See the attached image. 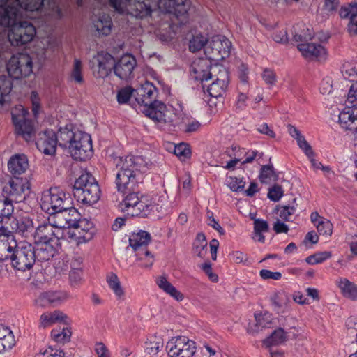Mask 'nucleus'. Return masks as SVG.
<instances>
[{"label":"nucleus","instance_id":"obj_1","mask_svg":"<svg viewBox=\"0 0 357 357\" xmlns=\"http://www.w3.org/2000/svg\"><path fill=\"white\" fill-rule=\"evenodd\" d=\"M119 169L115 183L117 190L127 194L119 203V209L127 215L146 217L153 209L151 200L146 197H138L135 188L142 182L143 174L148 169V164L141 156L128 155L119 157L116 162Z\"/></svg>","mask_w":357,"mask_h":357},{"label":"nucleus","instance_id":"obj_2","mask_svg":"<svg viewBox=\"0 0 357 357\" xmlns=\"http://www.w3.org/2000/svg\"><path fill=\"white\" fill-rule=\"evenodd\" d=\"M109 6L119 13H123L127 7L131 15L137 18H145L151 15L157 8H163L177 18L185 17L190 10V0H109Z\"/></svg>","mask_w":357,"mask_h":357},{"label":"nucleus","instance_id":"obj_3","mask_svg":"<svg viewBox=\"0 0 357 357\" xmlns=\"http://www.w3.org/2000/svg\"><path fill=\"white\" fill-rule=\"evenodd\" d=\"M18 4L0 6V24L10 27L8 38L13 45L20 46L31 42L36 34L35 26L28 21L17 22L20 16Z\"/></svg>","mask_w":357,"mask_h":357},{"label":"nucleus","instance_id":"obj_4","mask_svg":"<svg viewBox=\"0 0 357 357\" xmlns=\"http://www.w3.org/2000/svg\"><path fill=\"white\" fill-rule=\"evenodd\" d=\"M9 77L0 75V105L10 99V93L13 89L12 78L19 79L28 77L33 71L31 57L24 53L13 55L6 64Z\"/></svg>","mask_w":357,"mask_h":357},{"label":"nucleus","instance_id":"obj_5","mask_svg":"<svg viewBox=\"0 0 357 357\" xmlns=\"http://www.w3.org/2000/svg\"><path fill=\"white\" fill-rule=\"evenodd\" d=\"M135 100L144 107V112L150 119L158 123H166V105L157 100L158 89L155 86L146 81L135 90Z\"/></svg>","mask_w":357,"mask_h":357},{"label":"nucleus","instance_id":"obj_6","mask_svg":"<svg viewBox=\"0 0 357 357\" xmlns=\"http://www.w3.org/2000/svg\"><path fill=\"white\" fill-rule=\"evenodd\" d=\"M40 204L43 211L56 215L61 210L70 207L73 202L69 195L54 187L43 192Z\"/></svg>","mask_w":357,"mask_h":357},{"label":"nucleus","instance_id":"obj_7","mask_svg":"<svg viewBox=\"0 0 357 357\" xmlns=\"http://www.w3.org/2000/svg\"><path fill=\"white\" fill-rule=\"evenodd\" d=\"M34 253V247L31 244L27 242L17 244L10 255L12 266L22 272L30 270L36 261Z\"/></svg>","mask_w":357,"mask_h":357},{"label":"nucleus","instance_id":"obj_8","mask_svg":"<svg viewBox=\"0 0 357 357\" xmlns=\"http://www.w3.org/2000/svg\"><path fill=\"white\" fill-rule=\"evenodd\" d=\"M30 188L28 178H12L9 183L3 188L2 195L4 199H1L3 204L20 203L26 197V192Z\"/></svg>","mask_w":357,"mask_h":357},{"label":"nucleus","instance_id":"obj_9","mask_svg":"<svg viewBox=\"0 0 357 357\" xmlns=\"http://www.w3.org/2000/svg\"><path fill=\"white\" fill-rule=\"evenodd\" d=\"M304 31L305 29L301 33H296L294 35V40L299 43L297 46L298 50L305 59L310 60L322 59L326 53L325 49L320 44L308 43L313 38V33L308 28L306 29V32Z\"/></svg>","mask_w":357,"mask_h":357},{"label":"nucleus","instance_id":"obj_10","mask_svg":"<svg viewBox=\"0 0 357 357\" xmlns=\"http://www.w3.org/2000/svg\"><path fill=\"white\" fill-rule=\"evenodd\" d=\"M11 114L16 134L22 136L26 142L31 141L35 135V128L34 122L27 118V109L19 105L14 108Z\"/></svg>","mask_w":357,"mask_h":357},{"label":"nucleus","instance_id":"obj_11","mask_svg":"<svg viewBox=\"0 0 357 357\" xmlns=\"http://www.w3.org/2000/svg\"><path fill=\"white\" fill-rule=\"evenodd\" d=\"M68 149L72 158L75 160L86 161L90 159L93 154L91 135L77 130Z\"/></svg>","mask_w":357,"mask_h":357},{"label":"nucleus","instance_id":"obj_12","mask_svg":"<svg viewBox=\"0 0 357 357\" xmlns=\"http://www.w3.org/2000/svg\"><path fill=\"white\" fill-rule=\"evenodd\" d=\"M169 357H192L196 352V342L186 336L172 337L166 345Z\"/></svg>","mask_w":357,"mask_h":357},{"label":"nucleus","instance_id":"obj_13","mask_svg":"<svg viewBox=\"0 0 357 357\" xmlns=\"http://www.w3.org/2000/svg\"><path fill=\"white\" fill-rule=\"evenodd\" d=\"M34 243H59L60 239H66L64 231L58 228L53 218H49L48 222L38 225L33 235Z\"/></svg>","mask_w":357,"mask_h":357},{"label":"nucleus","instance_id":"obj_14","mask_svg":"<svg viewBox=\"0 0 357 357\" xmlns=\"http://www.w3.org/2000/svg\"><path fill=\"white\" fill-rule=\"evenodd\" d=\"M96 229L93 222L82 218L73 230L67 231L66 240L75 242L77 245L86 243L94 237Z\"/></svg>","mask_w":357,"mask_h":357},{"label":"nucleus","instance_id":"obj_15","mask_svg":"<svg viewBox=\"0 0 357 357\" xmlns=\"http://www.w3.org/2000/svg\"><path fill=\"white\" fill-rule=\"evenodd\" d=\"M231 47V42L223 36H216L212 38L204 50L209 60L221 61L228 57Z\"/></svg>","mask_w":357,"mask_h":357},{"label":"nucleus","instance_id":"obj_16","mask_svg":"<svg viewBox=\"0 0 357 357\" xmlns=\"http://www.w3.org/2000/svg\"><path fill=\"white\" fill-rule=\"evenodd\" d=\"M52 218L57 227L61 229L66 234L67 231L73 230L82 220L80 213L72 205L68 208L61 210Z\"/></svg>","mask_w":357,"mask_h":357},{"label":"nucleus","instance_id":"obj_17","mask_svg":"<svg viewBox=\"0 0 357 357\" xmlns=\"http://www.w3.org/2000/svg\"><path fill=\"white\" fill-rule=\"evenodd\" d=\"M345 104L338 116L339 123L344 130L357 133V103L349 102L347 97Z\"/></svg>","mask_w":357,"mask_h":357},{"label":"nucleus","instance_id":"obj_18","mask_svg":"<svg viewBox=\"0 0 357 357\" xmlns=\"http://www.w3.org/2000/svg\"><path fill=\"white\" fill-rule=\"evenodd\" d=\"M113 61L114 57L111 54L101 51L92 58L90 63L93 73L98 77L104 78L111 73Z\"/></svg>","mask_w":357,"mask_h":357},{"label":"nucleus","instance_id":"obj_19","mask_svg":"<svg viewBox=\"0 0 357 357\" xmlns=\"http://www.w3.org/2000/svg\"><path fill=\"white\" fill-rule=\"evenodd\" d=\"M137 66V61L132 54L123 55L114 65V74L121 79H128L133 75V70Z\"/></svg>","mask_w":357,"mask_h":357},{"label":"nucleus","instance_id":"obj_20","mask_svg":"<svg viewBox=\"0 0 357 357\" xmlns=\"http://www.w3.org/2000/svg\"><path fill=\"white\" fill-rule=\"evenodd\" d=\"M57 144L56 135L52 130L40 132L36 141L37 149L46 155L54 154Z\"/></svg>","mask_w":357,"mask_h":357},{"label":"nucleus","instance_id":"obj_21","mask_svg":"<svg viewBox=\"0 0 357 357\" xmlns=\"http://www.w3.org/2000/svg\"><path fill=\"white\" fill-rule=\"evenodd\" d=\"M8 168L13 178H27L23 176L29 168L27 157L24 154L12 156L8 162Z\"/></svg>","mask_w":357,"mask_h":357},{"label":"nucleus","instance_id":"obj_22","mask_svg":"<svg viewBox=\"0 0 357 357\" xmlns=\"http://www.w3.org/2000/svg\"><path fill=\"white\" fill-rule=\"evenodd\" d=\"M211 69L209 59H199L192 63L190 71L196 80L204 82L211 78Z\"/></svg>","mask_w":357,"mask_h":357},{"label":"nucleus","instance_id":"obj_23","mask_svg":"<svg viewBox=\"0 0 357 357\" xmlns=\"http://www.w3.org/2000/svg\"><path fill=\"white\" fill-rule=\"evenodd\" d=\"M73 195L78 202L92 205L99 200L100 190L98 185H91L89 189L75 190Z\"/></svg>","mask_w":357,"mask_h":357},{"label":"nucleus","instance_id":"obj_24","mask_svg":"<svg viewBox=\"0 0 357 357\" xmlns=\"http://www.w3.org/2000/svg\"><path fill=\"white\" fill-rule=\"evenodd\" d=\"M59 243H35L34 254L36 261H47L51 259L57 252Z\"/></svg>","mask_w":357,"mask_h":357},{"label":"nucleus","instance_id":"obj_25","mask_svg":"<svg viewBox=\"0 0 357 357\" xmlns=\"http://www.w3.org/2000/svg\"><path fill=\"white\" fill-rule=\"evenodd\" d=\"M219 73L220 77H217L207 89V91L211 97L218 98L222 96L228 86V72L225 68H222V70H219Z\"/></svg>","mask_w":357,"mask_h":357},{"label":"nucleus","instance_id":"obj_26","mask_svg":"<svg viewBox=\"0 0 357 357\" xmlns=\"http://www.w3.org/2000/svg\"><path fill=\"white\" fill-rule=\"evenodd\" d=\"M17 245V243L12 231L0 234V261L10 258V255Z\"/></svg>","mask_w":357,"mask_h":357},{"label":"nucleus","instance_id":"obj_27","mask_svg":"<svg viewBox=\"0 0 357 357\" xmlns=\"http://www.w3.org/2000/svg\"><path fill=\"white\" fill-rule=\"evenodd\" d=\"M151 239V234L144 230L132 232L129 237V245L135 252L143 251Z\"/></svg>","mask_w":357,"mask_h":357},{"label":"nucleus","instance_id":"obj_28","mask_svg":"<svg viewBox=\"0 0 357 357\" xmlns=\"http://www.w3.org/2000/svg\"><path fill=\"white\" fill-rule=\"evenodd\" d=\"M155 282L161 290L176 301H181L183 300L184 295L168 281L165 275L157 277Z\"/></svg>","mask_w":357,"mask_h":357},{"label":"nucleus","instance_id":"obj_29","mask_svg":"<svg viewBox=\"0 0 357 357\" xmlns=\"http://www.w3.org/2000/svg\"><path fill=\"white\" fill-rule=\"evenodd\" d=\"M78 130L73 129L72 124H68L64 127H60L56 135L57 144L61 147H67L71 145L74 137Z\"/></svg>","mask_w":357,"mask_h":357},{"label":"nucleus","instance_id":"obj_30","mask_svg":"<svg viewBox=\"0 0 357 357\" xmlns=\"http://www.w3.org/2000/svg\"><path fill=\"white\" fill-rule=\"evenodd\" d=\"M336 284L344 297L351 301L357 300V284L344 278H339Z\"/></svg>","mask_w":357,"mask_h":357},{"label":"nucleus","instance_id":"obj_31","mask_svg":"<svg viewBox=\"0 0 357 357\" xmlns=\"http://www.w3.org/2000/svg\"><path fill=\"white\" fill-rule=\"evenodd\" d=\"M9 225L13 231L24 235L33 228V221L29 217H22L19 219L13 218L10 215V221Z\"/></svg>","mask_w":357,"mask_h":357},{"label":"nucleus","instance_id":"obj_32","mask_svg":"<svg viewBox=\"0 0 357 357\" xmlns=\"http://www.w3.org/2000/svg\"><path fill=\"white\" fill-rule=\"evenodd\" d=\"M13 210L14 207L10 204H3L0 199V234L12 231L7 225L10 221Z\"/></svg>","mask_w":357,"mask_h":357},{"label":"nucleus","instance_id":"obj_33","mask_svg":"<svg viewBox=\"0 0 357 357\" xmlns=\"http://www.w3.org/2000/svg\"><path fill=\"white\" fill-rule=\"evenodd\" d=\"M67 316L59 310H54L52 312H45L40 318V326L49 327L56 322H65Z\"/></svg>","mask_w":357,"mask_h":357},{"label":"nucleus","instance_id":"obj_34","mask_svg":"<svg viewBox=\"0 0 357 357\" xmlns=\"http://www.w3.org/2000/svg\"><path fill=\"white\" fill-rule=\"evenodd\" d=\"M163 347V340L160 336H151L144 343V352L155 356Z\"/></svg>","mask_w":357,"mask_h":357},{"label":"nucleus","instance_id":"obj_35","mask_svg":"<svg viewBox=\"0 0 357 357\" xmlns=\"http://www.w3.org/2000/svg\"><path fill=\"white\" fill-rule=\"evenodd\" d=\"M107 282L109 287L115 294L118 299H123L125 296L124 290L116 274L110 273L107 275Z\"/></svg>","mask_w":357,"mask_h":357},{"label":"nucleus","instance_id":"obj_36","mask_svg":"<svg viewBox=\"0 0 357 357\" xmlns=\"http://www.w3.org/2000/svg\"><path fill=\"white\" fill-rule=\"evenodd\" d=\"M91 185H93L98 184L91 174L89 172L83 173L78 178L76 179L73 185V192L74 193L77 190H80V191H82V189H89V186Z\"/></svg>","mask_w":357,"mask_h":357},{"label":"nucleus","instance_id":"obj_37","mask_svg":"<svg viewBox=\"0 0 357 357\" xmlns=\"http://www.w3.org/2000/svg\"><path fill=\"white\" fill-rule=\"evenodd\" d=\"M94 26L99 34L108 36L112 30V19L109 15H103L96 22H94Z\"/></svg>","mask_w":357,"mask_h":357},{"label":"nucleus","instance_id":"obj_38","mask_svg":"<svg viewBox=\"0 0 357 357\" xmlns=\"http://www.w3.org/2000/svg\"><path fill=\"white\" fill-rule=\"evenodd\" d=\"M193 251L199 258H204L207 252V241L204 234L200 232L193 243Z\"/></svg>","mask_w":357,"mask_h":357},{"label":"nucleus","instance_id":"obj_39","mask_svg":"<svg viewBox=\"0 0 357 357\" xmlns=\"http://www.w3.org/2000/svg\"><path fill=\"white\" fill-rule=\"evenodd\" d=\"M287 340V333L282 328L275 329L271 335L264 341V344L266 347L280 344L284 342Z\"/></svg>","mask_w":357,"mask_h":357},{"label":"nucleus","instance_id":"obj_40","mask_svg":"<svg viewBox=\"0 0 357 357\" xmlns=\"http://www.w3.org/2000/svg\"><path fill=\"white\" fill-rule=\"evenodd\" d=\"M259 178L262 183H268L271 181H276L278 175L272 165H262L259 172Z\"/></svg>","mask_w":357,"mask_h":357},{"label":"nucleus","instance_id":"obj_41","mask_svg":"<svg viewBox=\"0 0 357 357\" xmlns=\"http://www.w3.org/2000/svg\"><path fill=\"white\" fill-rule=\"evenodd\" d=\"M138 265L144 268H150L154 263L153 255L146 248L143 251L135 252Z\"/></svg>","mask_w":357,"mask_h":357},{"label":"nucleus","instance_id":"obj_42","mask_svg":"<svg viewBox=\"0 0 357 357\" xmlns=\"http://www.w3.org/2000/svg\"><path fill=\"white\" fill-rule=\"evenodd\" d=\"M51 336L55 342L64 343L70 340L71 331L67 326L55 328L52 330Z\"/></svg>","mask_w":357,"mask_h":357},{"label":"nucleus","instance_id":"obj_43","mask_svg":"<svg viewBox=\"0 0 357 357\" xmlns=\"http://www.w3.org/2000/svg\"><path fill=\"white\" fill-rule=\"evenodd\" d=\"M70 79L77 84H82L84 82L82 73V63L81 60L75 59L74 60L73 69L70 75Z\"/></svg>","mask_w":357,"mask_h":357},{"label":"nucleus","instance_id":"obj_44","mask_svg":"<svg viewBox=\"0 0 357 357\" xmlns=\"http://www.w3.org/2000/svg\"><path fill=\"white\" fill-rule=\"evenodd\" d=\"M316 227L320 235L330 237L333 234V225L332 222L324 218H321L318 221Z\"/></svg>","mask_w":357,"mask_h":357},{"label":"nucleus","instance_id":"obj_45","mask_svg":"<svg viewBox=\"0 0 357 357\" xmlns=\"http://www.w3.org/2000/svg\"><path fill=\"white\" fill-rule=\"evenodd\" d=\"M227 185L233 192H238L243 189L245 181L243 178L236 176H227L226 179Z\"/></svg>","mask_w":357,"mask_h":357},{"label":"nucleus","instance_id":"obj_46","mask_svg":"<svg viewBox=\"0 0 357 357\" xmlns=\"http://www.w3.org/2000/svg\"><path fill=\"white\" fill-rule=\"evenodd\" d=\"M331 256L332 255L331 252H321L307 257L305 261L310 265H314L323 263L324 261L330 259Z\"/></svg>","mask_w":357,"mask_h":357},{"label":"nucleus","instance_id":"obj_47","mask_svg":"<svg viewBox=\"0 0 357 357\" xmlns=\"http://www.w3.org/2000/svg\"><path fill=\"white\" fill-rule=\"evenodd\" d=\"M207 39L202 35H197L190 40L189 49L192 52L201 50L206 44Z\"/></svg>","mask_w":357,"mask_h":357},{"label":"nucleus","instance_id":"obj_48","mask_svg":"<svg viewBox=\"0 0 357 357\" xmlns=\"http://www.w3.org/2000/svg\"><path fill=\"white\" fill-rule=\"evenodd\" d=\"M174 153L181 159L185 160L191 157V149L186 143H180L174 146Z\"/></svg>","mask_w":357,"mask_h":357},{"label":"nucleus","instance_id":"obj_49","mask_svg":"<svg viewBox=\"0 0 357 357\" xmlns=\"http://www.w3.org/2000/svg\"><path fill=\"white\" fill-rule=\"evenodd\" d=\"M135 90L132 87L126 86L122 88L117 93V102L119 104H126L130 100L132 96H135Z\"/></svg>","mask_w":357,"mask_h":357},{"label":"nucleus","instance_id":"obj_50","mask_svg":"<svg viewBox=\"0 0 357 357\" xmlns=\"http://www.w3.org/2000/svg\"><path fill=\"white\" fill-rule=\"evenodd\" d=\"M228 156L235 159L238 162L244 160L245 155V149L241 148L238 145L232 146L230 149L227 151Z\"/></svg>","mask_w":357,"mask_h":357},{"label":"nucleus","instance_id":"obj_51","mask_svg":"<svg viewBox=\"0 0 357 357\" xmlns=\"http://www.w3.org/2000/svg\"><path fill=\"white\" fill-rule=\"evenodd\" d=\"M49 301L52 306H55L62 303L66 299V294L62 291H46Z\"/></svg>","mask_w":357,"mask_h":357},{"label":"nucleus","instance_id":"obj_52","mask_svg":"<svg viewBox=\"0 0 357 357\" xmlns=\"http://www.w3.org/2000/svg\"><path fill=\"white\" fill-rule=\"evenodd\" d=\"M200 268L208 276V278L211 282L214 283L218 282V276L213 271L212 265L210 261H207L201 264Z\"/></svg>","mask_w":357,"mask_h":357},{"label":"nucleus","instance_id":"obj_53","mask_svg":"<svg viewBox=\"0 0 357 357\" xmlns=\"http://www.w3.org/2000/svg\"><path fill=\"white\" fill-rule=\"evenodd\" d=\"M357 13V4H349L348 6H342L340 10V16L342 19H351V15Z\"/></svg>","mask_w":357,"mask_h":357},{"label":"nucleus","instance_id":"obj_54","mask_svg":"<svg viewBox=\"0 0 357 357\" xmlns=\"http://www.w3.org/2000/svg\"><path fill=\"white\" fill-rule=\"evenodd\" d=\"M296 208L294 206H285L279 211V216L285 221H291Z\"/></svg>","mask_w":357,"mask_h":357},{"label":"nucleus","instance_id":"obj_55","mask_svg":"<svg viewBox=\"0 0 357 357\" xmlns=\"http://www.w3.org/2000/svg\"><path fill=\"white\" fill-rule=\"evenodd\" d=\"M283 194L284 192L282 187L278 185H274L269 189L268 192V197L273 202H278L283 196Z\"/></svg>","mask_w":357,"mask_h":357},{"label":"nucleus","instance_id":"obj_56","mask_svg":"<svg viewBox=\"0 0 357 357\" xmlns=\"http://www.w3.org/2000/svg\"><path fill=\"white\" fill-rule=\"evenodd\" d=\"M297 144L299 148L305 153V154L308 158H312L314 156V152L311 146L306 141L305 137L303 135L301 137L296 140Z\"/></svg>","mask_w":357,"mask_h":357},{"label":"nucleus","instance_id":"obj_57","mask_svg":"<svg viewBox=\"0 0 357 357\" xmlns=\"http://www.w3.org/2000/svg\"><path fill=\"white\" fill-rule=\"evenodd\" d=\"M271 303L277 313L283 312V299L279 293H275L271 297Z\"/></svg>","mask_w":357,"mask_h":357},{"label":"nucleus","instance_id":"obj_58","mask_svg":"<svg viewBox=\"0 0 357 357\" xmlns=\"http://www.w3.org/2000/svg\"><path fill=\"white\" fill-rule=\"evenodd\" d=\"M63 351L49 347L43 352H40L36 355V357H64Z\"/></svg>","mask_w":357,"mask_h":357},{"label":"nucleus","instance_id":"obj_59","mask_svg":"<svg viewBox=\"0 0 357 357\" xmlns=\"http://www.w3.org/2000/svg\"><path fill=\"white\" fill-rule=\"evenodd\" d=\"M260 277L265 280H280L282 278V273L279 271L273 272L268 269H262L259 271Z\"/></svg>","mask_w":357,"mask_h":357},{"label":"nucleus","instance_id":"obj_60","mask_svg":"<svg viewBox=\"0 0 357 357\" xmlns=\"http://www.w3.org/2000/svg\"><path fill=\"white\" fill-rule=\"evenodd\" d=\"M255 318L256 321V326L258 328H266L268 327L271 324V317L270 315L264 314H255Z\"/></svg>","mask_w":357,"mask_h":357},{"label":"nucleus","instance_id":"obj_61","mask_svg":"<svg viewBox=\"0 0 357 357\" xmlns=\"http://www.w3.org/2000/svg\"><path fill=\"white\" fill-rule=\"evenodd\" d=\"M207 224L208 226L213 227L216 230L220 235H224L225 233V229L220 226L219 222L214 218L213 213L211 211H208Z\"/></svg>","mask_w":357,"mask_h":357},{"label":"nucleus","instance_id":"obj_62","mask_svg":"<svg viewBox=\"0 0 357 357\" xmlns=\"http://www.w3.org/2000/svg\"><path fill=\"white\" fill-rule=\"evenodd\" d=\"M263 156V153H259L257 150H247L245 149V155L244 160L242 161V165H245L247 163H251L256 158H261Z\"/></svg>","mask_w":357,"mask_h":357},{"label":"nucleus","instance_id":"obj_63","mask_svg":"<svg viewBox=\"0 0 357 357\" xmlns=\"http://www.w3.org/2000/svg\"><path fill=\"white\" fill-rule=\"evenodd\" d=\"M44 3V0H25L24 9L29 11L40 10Z\"/></svg>","mask_w":357,"mask_h":357},{"label":"nucleus","instance_id":"obj_64","mask_svg":"<svg viewBox=\"0 0 357 357\" xmlns=\"http://www.w3.org/2000/svg\"><path fill=\"white\" fill-rule=\"evenodd\" d=\"M264 81L270 85L275 84L276 82V75L275 72L269 68H265L261 74Z\"/></svg>","mask_w":357,"mask_h":357}]
</instances>
